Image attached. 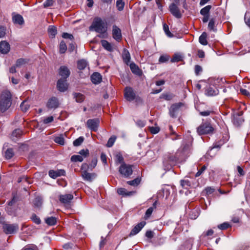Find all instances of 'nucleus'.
Listing matches in <instances>:
<instances>
[{"label": "nucleus", "mask_w": 250, "mask_h": 250, "mask_svg": "<svg viewBox=\"0 0 250 250\" xmlns=\"http://www.w3.org/2000/svg\"><path fill=\"white\" fill-rule=\"evenodd\" d=\"M191 145L189 138L188 141L186 140L183 141L181 146L174 155L170 153L165 154L163 161L165 169H169L172 166L185 161L190 152Z\"/></svg>", "instance_id": "nucleus-1"}, {"label": "nucleus", "mask_w": 250, "mask_h": 250, "mask_svg": "<svg viewBox=\"0 0 250 250\" xmlns=\"http://www.w3.org/2000/svg\"><path fill=\"white\" fill-rule=\"evenodd\" d=\"M12 95L9 91L5 90L2 92L0 99V109L2 112L6 111L11 106Z\"/></svg>", "instance_id": "nucleus-2"}, {"label": "nucleus", "mask_w": 250, "mask_h": 250, "mask_svg": "<svg viewBox=\"0 0 250 250\" xmlns=\"http://www.w3.org/2000/svg\"><path fill=\"white\" fill-rule=\"evenodd\" d=\"M107 26L106 24L101 18H94L91 25L89 27L90 30H94L98 33L103 34L106 32Z\"/></svg>", "instance_id": "nucleus-3"}, {"label": "nucleus", "mask_w": 250, "mask_h": 250, "mask_svg": "<svg viewBox=\"0 0 250 250\" xmlns=\"http://www.w3.org/2000/svg\"><path fill=\"white\" fill-rule=\"evenodd\" d=\"M214 128L208 122L202 123L197 128V132L199 135L212 134L214 131Z\"/></svg>", "instance_id": "nucleus-4"}, {"label": "nucleus", "mask_w": 250, "mask_h": 250, "mask_svg": "<svg viewBox=\"0 0 250 250\" xmlns=\"http://www.w3.org/2000/svg\"><path fill=\"white\" fill-rule=\"evenodd\" d=\"M121 174L125 177H127L132 174V166L123 163L121 165L119 170Z\"/></svg>", "instance_id": "nucleus-5"}, {"label": "nucleus", "mask_w": 250, "mask_h": 250, "mask_svg": "<svg viewBox=\"0 0 250 250\" xmlns=\"http://www.w3.org/2000/svg\"><path fill=\"white\" fill-rule=\"evenodd\" d=\"M2 228L6 234H11L15 233L19 229V226L16 224H3Z\"/></svg>", "instance_id": "nucleus-6"}, {"label": "nucleus", "mask_w": 250, "mask_h": 250, "mask_svg": "<svg viewBox=\"0 0 250 250\" xmlns=\"http://www.w3.org/2000/svg\"><path fill=\"white\" fill-rule=\"evenodd\" d=\"M178 5L179 4L171 3L169 5V10L174 17L177 19H180L182 17V13L178 6Z\"/></svg>", "instance_id": "nucleus-7"}, {"label": "nucleus", "mask_w": 250, "mask_h": 250, "mask_svg": "<svg viewBox=\"0 0 250 250\" xmlns=\"http://www.w3.org/2000/svg\"><path fill=\"white\" fill-rule=\"evenodd\" d=\"M100 124L99 119H89L86 122L87 127L92 131H96Z\"/></svg>", "instance_id": "nucleus-8"}, {"label": "nucleus", "mask_w": 250, "mask_h": 250, "mask_svg": "<svg viewBox=\"0 0 250 250\" xmlns=\"http://www.w3.org/2000/svg\"><path fill=\"white\" fill-rule=\"evenodd\" d=\"M183 105L182 103L173 104L169 109L170 116L172 118H176L180 111V108Z\"/></svg>", "instance_id": "nucleus-9"}, {"label": "nucleus", "mask_w": 250, "mask_h": 250, "mask_svg": "<svg viewBox=\"0 0 250 250\" xmlns=\"http://www.w3.org/2000/svg\"><path fill=\"white\" fill-rule=\"evenodd\" d=\"M124 97L127 101L129 102L135 100L136 94L132 87L127 86L125 88Z\"/></svg>", "instance_id": "nucleus-10"}, {"label": "nucleus", "mask_w": 250, "mask_h": 250, "mask_svg": "<svg viewBox=\"0 0 250 250\" xmlns=\"http://www.w3.org/2000/svg\"><path fill=\"white\" fill-rule=\"evenodd\" d=\"M59 105L58 99L54 97L50 98L46 103V106L48 109H56Z\"/></svg>", "instance_id": "nucleus-11"}, {"label": "nucleus", "mask_w": 250, "mask_h": 250, "mask_svg": "<svg viewBox=\"0 0 250 250\" xmlns=\"http://www.w3.org/2000/svg\"><path fill=\"white\" fill-rule=\"evenodd\" d=\"M74 197L72 194H66L64 195H60L59 199L61 203L64 205L69 204Z\"/></svg>", "instance_id": "nucleus-12"}, {"label": "nucleus", "mask_w": 250, "mask_h": 250, "mask_svg": "<svg viewBox=\"0 0 250 250\" xmlns=\"http://www.w3.org/2000/svg\"><path fill=\"white\" fill-rule=\"evenodd\" d=\"M112 37L117 42H119L122 39L121 29L114 25L112 27Z\"/></svg>", "instance_id": "nucleus-13"}, {"label": "nucleus", "mask_w": 250, "mask_h": 250, "mask_svg": "<svg viewBox=\"0 0 250 250\" xmlns=\"http://www.w3.org/2000/svg\"><path fill=\"white\" fill-rule=\"evenodd\" d=\"M146 223L145 221L141 222L136 225L130 232L129 236H134L139 233L145 226Z\"/></svg>", "instance_id": "nucleus-14"}, {"label": "nucleus", "mask_w": 250, "mask_h": 250, "mask_svg": "<svg viewBox=\"0 0 250 250\" xmlns=\"http://www.w3.org/2000/svg\"><path fill=\"white\" fill-rule=\"evenodd\" d=\"M66 79H61L58 80L57 86L58 90L61 92H64L67 89V84Z\"/></svg>", "instance_id": "nucleus-15"}, {"label": "nucleus", "mask_w": 250, "mask_h": 250, "mask_svg": "<svg viewBox=\"0 0 250 250\" xmlns=\"http://www.w3.org/2000/svg\"><path fill=\"white\" fill-rule=\"evenodd\" d=\"M12 21L15 24L22 25L24 23V21L22 16L20 14H13Z\"/></svg>", "instance_id": "nucleus-16"}, {"label": "nucleus", "mask_w": 250, "mask_h": 250, "mask_svg": "<svg viewBox=\"0 0 250 250\" xmlns=\"http://www.w3.org/2000/svg\"><path fill=\"white\" fill-rule=\"evenodd\" d=\"M65 171L62 169H60L57 170H50L49 171V176L53 179H55L59 176L64 175L65 174Z\"/></svg>", "instance_id": "nucleus-17"}, {"label": "nucleus", "mask_w": 250, "mask_h": 250, "mask_svg": "<svg viewBox=\"0 0 250 250\" xmlns=\"http://www.w3.org/2000/svg\"><path fill=\"white\" fill-rule=\"evenodd\" d=\"M10 45L6 41H1L0 42V52L2 54H7L10 50Z\"/></svg>", "instance_id": "nucleus-18"}, {"label": "nucleus", "mask_w": 250, "mask_h": 250, "mask_svg": "<svg viewBox=\"0 0 250 250\" xmlns=\"http://www.w3.org/2000/svg\"><path fill=\"white\" fill-rule=\"evenodd\" d=\"M59 74L62 77V79H66L70 75V71L67 67L62 66L59 69Z\"/></svg>", "instance_id": "nucleus-19"}, {"label": "nucleus", "mask_w": 250, "mask_h": 250, "mask_svg": "<svg viewBox=\"0 0 250 250\" xmlns=\"http://www.w3.org/2000/svg\"><path fill=\"white\" fill-rule=\"evenodd\" d=\"M219 93L218 89L214 86H209L206 90V94L209 96H214Z\"/></svg>", "instance_id": "nucleus-20"}, {"label": "nucleus", "mask_w": 250, "mask_h": 250, "mask_svg": "<svg viewBox=\"0 0 250 250\" xmlns=\"http://www.w3.org/2000/svg\"><path fill=\"white\" fill-rule=\"evenodd\" d=\"M102 80L101 75L98 72H94L91 76V80L94 84H98L101 83Z\"/></svg>", "instance_id": "nucleus-21"}, {"label": "nucleus", "mask_w": 250, "mask_h": 250, "mask_svg": "<svg viewBox=\"0 0 250 250\" xmlns=\"http://www.w3.org/2000/svg\"><path fill=\"white\" fill-rule=\"evenodd\" d=\"M216 20L215 18H212L209 19L208 24V29L209 31H212L213 32L217 31V28L215 27L216 25Z\"/></svg>", "instance_id": "nucleus-22"}, {"label": "nucleus", "mask_w": 250, "mask_h": 250, "mask_svg": "<svg viewBox=\"0 0 250 250\" xmlns=\"http://www.w3.org/2000/svg\"><path fill=\"white\" fill-rule=\"evenodd\" d=\"M122 57L124 62L128 65L130 60V55L128 51L125 48L123 50Z\"/></svg>", "instance_id": "nucleus-23"}, {"label": "nucleus", "mask_w": 250, "mask_h": 250, "mask_svg": "<svg viewBox=\"0 0 250 250\" xmlns=\"http://www.w3.org/2000/svg\"><path fill=\"white\" fill-rule=\"evenodd\" d=\"M82 175L84 180L90 182L92 181V180L95 178L96 176V175L94 173H90L86 171H83Z\"/></svg>", "instance_id": "nucleus-24"}, {"label": "nucleus", "mask_w": 250, "mask_h": 250, "mask_svg": "<svg viewBox=\"0 0 250 250\" xmlns=\"http://www.w3.org/2000/svg\"><path fill=\"white\" fill-rule=\"evenodd\" d=\"M157 204V201H156L153 204L152 206L150 207L146 210V213H145V216L146 219L149 218L151 216L154 209L156 208Z\"/></svg>", "instance_id": "nucleus-25"}, {"label": "nucleus", "mask_w": 250, "mask_h": 250, "mask_svg": "<svg viewBox=\"0 0 250 250\" xmlns=\"http://www.w3.org/2000/svg\"><path fill=\"white\" fill-rule=\"evenodd\" d=\"M101 44L103 46V47L106 50L112 52L113 51V48L110 43L108 42L106 40H102L101 41Z\"/></svg>", "instance_id": "nucleus-26"}, {"label": "nucleus", "mask_w": 250, "mask_h": 250, "mask_svg": "<svg viewBox=\"0 0 250 250\" xmlns=\"http://www.w3.org/2000/svg\"><path fill=\"white\" fill-rule=\"evenodd\" d=\"M117 192L119 195L125 196H130L134 193L133 191H128L126 189L124 188H118L117 190Z\"/></svg>", "instance_id": "nucleus-27"}, {"label": "nucleus", "mask_w": 250, "mask_h": 250, "mask_svg": "<svg viewBox=\"0 0 250 250\" xmlns=\"http://www.w3.org/2000/svg\"><path fill=\"white\" fill-rule=\"evenodd\" d=\"M48 33L50 38H53L57 34V29L54 26L50 25L48 28Z\"/></svg>", "instance_id": "nucleus-28"}, {"label": "nucleus", "mask_w": 250, "mask_h": 250, "mask_svg": "<svg viewBox=\"0 0 250 250\" xmlns=\"http://www.w3.org/2000/svg\"><path fill=\"white\" fill-rule=\"evenodd\" d=\"M45 222L48 225L54 226L57 223V219L55 217H49L45 219Z\"/></svg>", "instance_id": "nucleus-29"}, {"label": "nucleus", "mask_w": 250, "mask_h": 250, "mask_svg": "<svg viewBox=\"0 0 250 250\" xmlns=\"http://www.w3.org/2000/svg\"><path fill=\"white\" fill-rule=\"evenodd\" d=\"M207 34L206 32H203L201 35L199 37V42L204 45H206L208 44L207 40Z\"/></svg>", "instance_id": "nucleus-30"}, {"label": "nucleus", "mask_w": 250, "mask_h": 250, "mask_svg": "<svg viewBox=\"0 0 250 250\" xmlns=\"http://www.w3.org/2000/svg\"><path fill=\"white\" fill-rule=\"evenodd\" d=\"M211 8V5H207L201 9L200 13L202 16L209 15V12Z\"/></svg>", "instance_id": "nucleus-31"}, {"label": "nucleus", "mask_w": 250, "mask_h": 250, "mask_svg": "<svg viewBox=\"0 0 250 250\" xmlns=\"http://www.w3.org/2000/svg\"><path fill=\"white\" fill-rule=\"evenodd\" d=\"M87 65V62L84 60H81L77 62V67L80 70L84 69L86 67Z\"/></svg>", "instance_id": "nucleus-32"}, {"label": "nucleus", "mask_w": 250, "mask_h": 250, "mask_svg": "<svg viewBox=\"0 0 250 250\" xmlns=\"http://www.w3.org/2000/svg\"><path fill=\"white\" fill-rule=\"evenodd\" d=\"M243 122L244 120L243 119L242 117L239 116H234L233 119V124L237 126H239L243 123Z\"/></svg>", "instance_id": "nucleus-33"}, {"label": "nucleus", "mask_w": 250, "mask_h": 250, "mask_svg": "<svg viewBox=\"0 0 250 250\" xmlns=\"http://www.w3.org/2000/svg\"><path fill=\"white\" fill-rule=\"evenodd\" d=\"M125 3L123 0H117L116 1V7L118 11H122L124 10Z\"/></svg>", "instance_id": "nucleus-34"}, {"label": "nucleus", "mask_w": 250, "mask_h": 250, "mask_svg": "<svg viewBox=\"0 0 250 250\" xmlns=\"http://www.w3.org/2000/svg\"><path fill=\"white\" fill-rule=\"evenodd\" d=\"M130 69L133 73L137 74L139 72V68L138 66L134 62L129 64Z\"/></svg>", "instance_id": "nucleus-35"}, {"label": "nucleus", "mask_w": 250, "mask_h": 250, "mask_svg": "<svg viewBox=\"0 0 250 250\" xmlns=\"http://www.w3.org/2000/svg\"><path fill=\"white\" fill-rule=\"evenodd\" d=\"M73 95L77 102L82 103L84 100V97L82 94L79 93H75Z\"/></svg>", "instance_id": "nucleus-36"}, {"label": "nucleus", "mask_w": 250, "mask_h": 250, "mask_svg": "<svg viewBox=\"0 0 250 250\" xmlns=\"http://www.w3.org/2000/svg\"><path fill=\"white\" fill-rule=\"evenodd\" d=\"M54 142L61 145H63L64 144V139L62 135H60L59 136L55 137Z\"/></svg>", "instance_id": "nucleus-37"}, {"label": "nucleus", "mask_w": 250, "mask_h": 250, "mask_svg": "<svg viewBox=\"0 0 250 250\" xmlns=\"http://www.w3.org/2000/svg\"><path fill=\"white\" fill-rule=\"evenodd\" d=\"M83 156L80 155H74L71 158V161L73 162H81L83 160Z\"/></svg>", "instance_id": "nucleus-38"}, {"label": "nucleus", "mask_w": 250, "mask_h": 250, "mask_svg": "<svg viewBox=\"0 0 250 250\" xmlns=\"http://www.w3.org/2000/svg\"><path fill=\"white\" fill-rule=\"evenodd\" d=\"M26 63L27 61L25 59L20 58L17 60L15 65L17 67H21Z\"/></svg>", "instance_id": "nucleus-39"}, {"label": "nucleus", "mask_w": 250, "mask_h": 250, "mask_svg": "<svg viewBox=\"0 0 250 250\" xmlns=\"http://www.w3.org/2000/svg\"><path fill=\"white\" fill-rule=\"evenodd\" d=\"M60 53L61 54H63L65 53L67 49V46L66 45L65 42L63 41H62L60 43V48H59Z\"/></svg>", "instance_id": "nucleus-40"}, {"label": "nucleus", "mask_w": 250, "mask_h": 250, "mask_svg": "<svg viewBox=\"0 0 250 250\" xmlns=\"http://www.w3.org/2000/svg\"><path fill=\"white\" fill-rule=\"evenodd\" d=\"M31 220L35 224L39 225L41 223L40 218L35 213H33L30 217Z\"/></svg>", "instance_id": "nucleus-41"}, {"label": "nucleus", "mask_w": 250, "mask_h": 250, "mask_svg": "<svg viewBox=\"0 0 250 250\" xmlns=\"http://www.w3.org/2000/svg\"><path fill=\"white\" fill-rule=\"evenodd\" d=\"M14 155V151L12 148H8L5 152V157L7 159H11Z\"/></svg>", "instance_id": "nucleus-42"}, {"label": "nucleus", "mask_w": 250, "mask_h": 250, "mask_svg": "<svg viewBox=\"0 0 250 250\" xmlns=\"http://www.w3.org/2000/svg\"><path fill=\"white\" fill-rule=\"evenodd\" d=\"M116 159L115 161L116 163H120L123 164L125 163L124 158L121 153H118L116 155Z\"/></svg>", "instance_id": "nucleus-43"}, {"label": "nucleus", "mask_w": 250, "mask_h": 250, "mask_svg": "<svg viewBox=\"0 0 250 250\" xmlns=\"http://www.w3.org/2000/svg\"><path fill=\"white\" fill-rule=\"evenodd\" d=\"M180 183L182 187L185 188H188L191 186V182L188 180H182Z\"/></svg>", "instance_id": "nucleus-44"}, {"label": "nucleus", "mask_w": 250, "mask_h": 250, "mask_svg": "<svg viewBox=\"0 0 250 250\" xmlns=\"http://www.w3.org/2000/svg\"><path fill=\"white\" fill-rule=\"evenodd\" d=\"M116 139V137L115 136H111L108 140V142L106 144V146L108 147H110L113 146L114 145L115 140Z\"/></svg>", "instance_id": "nucleus-45"}, {"label": "nucleus", "mask_w": 250, "mask_h": 250, "mask_svg": "<svg viewBox=\"0 0 250 250\" xmlns=\"http://www.w3.org/2000/svg\"><path fill=\"white\" fill-rule=\"evenodd\" d=\"M20 107L23 112H26L28 110L29 105L25 101H23L20 105Z\"/></svg>", "instance_id": "nucleus-46"}, {"label": "nucleus", "mask_w": 250, "mask_h": 250, "mask_svg": "<svg viewBox=\"0 0 250 250\" xmlns=\"http://www.w3.org/2000/svg\"><path fill=\"white\" fill-rule=\"evenodd\" d=\"M182 60V57L181 55L178 54H175L173 56L171 60V62H178L181 61Z\"/></svg>", "instance_id": "nucleus-47"}, {"label": "nucleus", "mask_w": 250, "mask_h": 250, "mask_svg": "<svg viewBox=\"0 0 250 250\" xmlns=\"http://www.w3.org/2000/svg\"><path fill=\"white\" fill-rule=\"evenodd\" d=\"M140 182V180L137 178L133 180L127 181V183L130 186H137L139 184Z\"/></svg>", "instance_id": "nucleus-48"}, {"label": "nucleus", "mask_w": 250, "mask_h": 250, "mask_svg": "<svg viewBox=\"0 0 250 250\" xmlns=\"http://www.w3.org/2000/svg\"><path fill=\"white\" fill-rule=\"evenodd\" d=\"M173 97V94L169 93H163L160 97L161 98L164 99L165 100L167 101L171 100Z\"/></svg>", "instance_id": "nucleus-49"}, {"label": "nucleus", "mask_w": 250, "mask_h": 250, "mask_svg": "<svg viewBox=\"0 0 250 250\" xmlns=\"http://www.w3.org/2000/svg\"><path fill=\"white\" fill-rule=\"evenodd\" d=\"M84 138L83 137H80L73 142V145L75 146H80L83 142Z\"/></svg>", "instance_id": "nucleus-50"}, {"label": "nucleus", "mask_w": 250, "mask_h": 250, "mask_svg": "<svg viewBox=\"0 0 250 250\" xmlns=\"http://www.w3.org/2000/svg\"><path fill=\"white\" fill-rule=\"evenodd\" d=\"M163 29L168 37H171L173 36L169 30L168 26L166 23L163 24Z\"/></svg>", "instance_id": "nucleus-51"}, {"label": "nucleus", "mask_w": 250, "mask_h": 250, "mask_svg": "<svg viewBox=\"0 0 250 250\" xmlns=\"http://www.w3.org/2000/svg\"><path fill=\"white\" fill-rule=\"evenodd\" d=\"M169 59V57L167 55H162L160 57L159 62L160 63H164L167 62Z\"/></svg>", "instance_id": "nucleus-52"}, {"label": "nucleus", "mask_w": 250, "mask_h": 250, "mask_svg": "<svg viewBox=\"0 0 250 250\" xmlns=\"http://www.w3.org/2000/svg\"><path fill=\"white\" fill-rule=\"evenodd\" d=\"M42 204V199L40 197L36 198L34 200V205L36 207H40Z\"/></svg>", "instance_id": "nucleus-53"}, {"label": "nucleus", "mask_w": 250, "mask_h": 250, "mask_svg": "<svg viewBox=\"0 0 250 250\" xmlns=\"http://www.w3.org/2000/svg\"><path fill=\"white\" fill-rule=\"evenodd\" d=\"M230 227V225L228 222H224L218 226V228L221 230L226 229Z\"/></svg>", "instance_id": "nucleus-54"}, {"label": "nucleus", "mask_w": 250, "mask_h": 250, "mask_svg": "<svg viewBox=\"0 0 250 250\" xmlns=\"http://www.w3.org/2000/svg\"><path fill=\"white\" fill-rule=\"evenodd\" d=\"M149 131L153 134H157L160 131V128L158 126H151L149 127Z\"/></svg>", "instance_id": "nucleus-55"}, {"label": "nucleus", "mask_w": 250, "mask_h": 250, "mask_svg": "<svg viewBox=\"0 0 250 250\" xmlns=\"http://www.w3.org/2000/svg\"><path fill=\"white\" fill-rule=\"evenodd\" d=\"M207 166L206 165L203 166L200 170L195 174V177L200 176L207 169Z\"/></svg>", "instance_id": "nucleus-56"}, {"label": "nucleus", "mask_w": 250, "mask_h": 250, "mask_svg": "<svg viewBox=\"0 0 250 250\" xmlns=\"http://www.w3.org/2000/svg\"><path fill=\"white\" fill-rule=\"evenodd\" d=\"M213 112L212 110H207L206 111H200L199 113L200 115L206 117L209 116L211 113H212Z\"/></svg>", "instance_id": "nucleus-57"}, {"label": "nucleus", "mask_w": 250, "mask_h": 250, "mask_svg": "<svg viewBox=\"0 0 250 250\" xmlns=\"http://www.w3.org/2000/svg\"><path fill=\"white\" fill-rule=\"evenodd\" d=\"M80 156H83L84 158H85L89 154V151L88 149H82L79 152Z\"/></svg>", "instance_id": "nucleus-58"}, {"label": "nucleus", "mask_w": 250, "mask_h": 250, "mask_svg": "<svg viewBox=\"0 0 250 250\" xmlns=\"http://www.w3.org/2000/svg\"><path fill=\"white\" fill-rule=\"evenodd\" d=\"M54 1L53 0H46L43 3V6L45 8L52 6L53 4Z\"/></svg>", "instance_id": "nucleus-59"}, {"label": "nucleus", "mask_w": 250, "mask_h": 250, "mask_svg": "<svg viewBox=\"0 0 250 250\" xmlns=\"http://www.w3.org/2000/svg\"><path fill=\"white\" fill-rule=\"evenodd\" d=\"M62 37L64 39H69L70 40H73L74 39L73 35L67 33H63L62 35Z\"/></svg>", "instance_id": "nucleus-60"}, {"label": "nucleus", "mask_w": 250, "mask_h": 250, "mask_svg": "<svg viewBox=\"0 0 250 250\" xmlns=\"http://www.w3.org/2000/svg\"><path fill=\"white\" fill-rule=\"evenodd\" d=\"M202 71V68L199 65L195 66V73L196 75H198Z\"/></svg>", "instance_id": "nucleus-61"}, {"label": "nucleus", "mask_w": 250, "mask_h": 250, "mask_svg": "<svg viewBox=\"0 0 250 250\" xmlns=\"http://www.w3.org/2000/svg\"><path fill=\"white\" fill-rule=\"evenodd\" d=\"M136 125L140 127H143L146 125V122L143 120H137L136 122Z\"/></svg>", "instance_id": "nucleus-62"}, {"label": "nucleus", "mask_w": 250, "mask_h": 250, "mask_svg": "<svg viewBox=\"0 0 250 250\" xmlns=\"http://www.w3.org/2000/svg\"><path fill=\"white\" fill-rule=\"evenodd\" d=\"M205 190L206 191L207 194L209 195L213 193L215 191V189L213 188L209 187L206 188Z\"/></svg>", "instance_id": "nucleus-63"}, {"label": "nucleus", "mask_w": 250, "mask_h": 250, "mask_svg": "<svg viewBox=\"0 0 250 250\" xmlns=\"http://www.w3.org/2000/svg\"><path fill=\"white\" fill-rule=\"evenodd\" d=\"M237 171L239 173V176H243L245 174V172L244 171L243 169L239 166L237 167Z\"/></svg>", "instance_id": "nucleus-64"}]
</instances>
